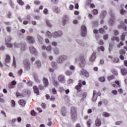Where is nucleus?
I'll return each mask as SVG.
<instances>
[{
	"label": "nucleus",
	"instance_id": "1",
	"mask_svg": "<svg viewBox=\"0 0 127 127\" xmlns=\"http://www.w3.org/2000/svg\"><path fill=\"white\" fill-rule=\"evenodd\" d=\"M79 61V65L82 69L79 72L80 75H82V76H84V77H89V73L87 72V70L84 69V67H85L86 64V60L85 59V58H84V56H80L79 57V59L75 58L74 60V62L77 63V62H78Z\"/></svg>",
	"mask_w": 127,
	"mask_h": 127
},
{
	"label": "nucleus",
	"instance_id": "2",
	"mask_svg": "<svg viewBox=\"0 0 127 127\" xmlns=\"http://www.w3.org/2000/svg\"><path fill=\"white\" fill-rule=\"evenodd\" d=\"M67 59H68V57L66 55L59 56L57 59V62L59 64H62Z\"/></svg>",
	"mask_w": 127,
	"mask_h": 127
},
{
	"label": "nucleus",
	"instance_id": "3",
	"mask_svg": "<svg viewBox=\"0 0 127 127\" xmlns=\"http://www.w3.org/2000/svg\"><path fill=\"white\" fill-rule=\"evenodd\" d=\"M70 116L72 120H75L77 118V108L72 107L70 108Z\"/></svg>",
	"mask_w": 127,
	"mask_h": 127
},
{
	"label": "nucleus",
	"instance_id": "4",
	"mask_svg": "<svg viewBox=\"0 0 127 127\" xmlns=\"http://www.w3.org/2000/svg\"><path fill=\"white\" fill-rule=\"evenodd\" d=\"M13 45L15 48H19V47L21 46V49L22 50V51H24V50H26V46L24 44H22V43L15 42L14 43Z\"/></svg>",
	"mask_w": 127,
	"mask_h": 127
},
{
	"label": "nucleus",
	"instance_id": "5",
	"mask_svg": "<svg viewBox=\"0 0 127 127\" xmlns=\"http://www.w3.org/2000/svg\"><path fill=\"white\" fill-rule=\"evenodd\" d=\"M63 33L61 31H55L52 34V36L54 38H58L62 36Z\"/></svg>",
	"mask_w": 127,
	"mask_h": 127
},
{
	"label": "nucleus",
	"instance_id": "6",
	"mask_svg": "<svg viewBox=\"0 0 127 127\" xmlns=\"http://www.w3.org/2000/svg\"><path fill=\"white\" fill-rule=\"evenodd\" d=\"M81 34L83 37H85L87 35V27L85 25L81 26Z\"/></svg>",
	"mask_w": 127,
	"mask_h": 127
},
{
	"label": "nucleus",
	"instance_id": "7",
	"mask_svg": "<svg viewBox=\"0 0 127 127\" xmlns=\"http://www.w3.org/2000/svg\"><path fill=\"white\" fill-rule=\"evenodd\" d=\"M30 62H29V60L27 59H25L24 60V66L26 70H29L30 69Z\"/></svg>",
	"mask_w": 127,
	"mask_h": 127
},
{
	"label": "nucleus",
	"instance_id": "8",
	"mask_svg": "<svg viewBox=\"0 0 127 127\" xmlns=\"http://www.w3.org/2000/svg\"><path fill=\"white\" fill-rule=\"evenodd\" d=\"M82 83L83 85H86V81H83L79 80L78 81V84L75 86V89L77 90V91H80L81 90V87H82Z\"/></svg>",
	"mask_w": 127,
	"mask_h": 127
},
{
	"label": "nucleus",
	"instance_id": "9",
	"mask_svg": "<svg viewBox=\"0 0 127 127\" xmlns=\"http://www.w3.org/2000/svg\"><path fill=\"white\" fill-rule=\"evenodd\" d=\"M10 40H11V37H8L7 38L5 39L6 45L7 47H9V48H11V47H12V44L9 43V42H10Z\"/></svg>",
	"mask_w": 127,
	"mask_h": 127
},
{
	"label": "nucleus",
	"instance_id": "10",
	"mask_svg": "<svg viewBox=\"0 0 127 127\" xmlns=\"http://www.w3.org/2000/svg\"><path fill=\"white\" fill-rule=\"evenodd\" d=\"M98 96H101V94H98V92H97L96 90H94L92 97L93 102H95L96 101H97V99H98Z\"/></svg>",
	"mask_w": 127,
	"mask_h": 127
},
{
	"label": "nucleus",
	"instance_id": "11",
	"mask_svg": "<svg viewBox=\"0 0 127 127\" xmlns=\"http://www.w3.org/2000/svg\"><path fill=\"white\" fill-rule=\"evenodd\" d=\"M76 42H77L80 46H82V47H86V46H87V43H84L83 41L80 40V39H76Z\"/></svg>",
	"mask_w": 127,
	"mask_h": 127
},
{
	"label": "nucleus",
	"instance_id": "12",
	"mask_svg": "<svg viewBox=\"0 0 127 127\" xmlns=\"http://www.w3.org/2000/svg\"><path fill=\"white\" fill-rule=\"evenodd\" d=\"M42 49V50H47L48 52H51L52 51V46H48L46 47L45 45H43Z\"/></svg>",
	"mask_w": 127,
	"mask_h": 127
},
{
	"label": "nucleus",
	"instance_id": "13",
	"mask_svg": "<svg viewBox=\"0 0 127 127\" xmlns=\"http://www.w3.org/2000/svg\"><path fill=\"white\" fill-rule=\"evenodd\" d=\"M29 49L32 54H33L34 55H37V51H36V49H35L34 47L30 46L29 47Z\"/></svg>",
	"mask_w": 127,
	"mask_h": 127
},
{
	"label": "nucleus",
	"instance_id": "14",
	"mask_svg": "<svg viewBox=\"0 0 127 127\" xmlns=\"http://www.w3.org/2000/svg\"><path fill=\"white\" fill-rule=\"evenodd\" d=\"M58 79L59 82H61L62 83L65 82V76H64V75H61L59 76Z\"/></svg>",
	"mask_w": 127,
	"mask_h": 127
},
{
	"label": "nucleus",
	"instance_id": "15",
	"mask_svg": "<svg viewBox=\"0 0 127 127\" xmlns=\"http://www.w3.org/2000/svg\"><path fill=\"white\" fill-rule=\"evenodd\" d=\"M43 82L45 88H47V87L49 85V81H48V79L44 77L43 78Z\"/></svg>",
	"mask_w": 127,
	"mask_h": 127
},
{
	"label": "nucleus",
	"instance_id": "16",
	"mask_svg": "<svg viewBox=\"0 0 127 127\" xmlns=\"http://www.w3.org/2000/svg\"><path fill=\"white\" fill-rule=\"evenodd\" d=\"M27 40H28V42L29 43H34V42H35V40H34V38H33V37L31 36L27 37Z\"/></svg>",
	"mask_w": 127,
	"mask_h": 127
},
{
	"label": "nucleus",
	"instance_id": "17",
	"mask_svg": "<svg viewBox=\"0 0 127 127\" xmlns=\"http://www.w3.org/2000/svg\"><path fill=\"white\" fill-rule=\"evenodd\" d=\"M33 89L35 94H36L37 95H39V89H38L37 86L34 85L33 87Z\"/></svg>",
	"mask_w": 127,
	"mask_h": 127
},
{
	"label": "nucleus",
	"instance_id": "18",
	"mask_svg": "<svg viewBox=\"0 0 127 127\" xmlns=\"http://www.w3.org/2000/svg\"><path fill=\"white\" fill-rule=\"evenodd\" d=\"M97 54L96 53H93L91 57V58L89 59V60L90 62H94L95 60H96V56Z\"/></svg>",
	"mask_w": 127,
	"mask_h": 127
},
{
	"label": "nucleus",
	"instance_id": "19",
	"mask_svg": "<svg viewBox=\"0 0 127 127\" xmlns=\"http://www.w3.org/2000/svg\"><path fill=\"white\" fill-rule=\"evenodd\" d=\"M118 28H123L124 30H127V26H126L124 22H121V24L118 25Z\"/></svg>",
	"mask_w": 127,
	"mask_h": 127
},
{
	"label": "nucleus",
	"instance_id": "20",
	"mask_svg": "<svg viewBox=\"0 0 127 127\" xmlns=\"http://www.w3.org/2000/svg\"><path fill=\"white\" fill-rule=\"evenodd\" d=\"M95 123L96 127H101V125H102V122L99 118L96 119Z\"/></svg>",
	"mask_w": 127,
	"mask_h": 127
},
{
	"label": "nucleus",
	"instance_id": "21",
	"mask_svg": "<svg viewBox=\"0 0 127 127\" xmlns=\"http://www.w3.org/2000/svg\"><path fill=\"white\" fill-rule=\"evenodd\" d=\"M53 10L56 13H60V9L57 6H54Z\"/></svg>",
	"mask_w": 127,
	"mask_h": 127
},
{
	"label": "nucleus",
	"instance_id": "22",
	"mask_svg": "<svg viewBox=\"0 0 127 127\" xmlns=\"http://www.w3.org/2000/svg\"><path fill=\"white\" fill-rule=\"evenodd\" d=\"M114 22H115V16H114L113 14H111V17L109 20V23L113 24Z\"/></svg>",
	"mask_w": 127,
	"mask_h": 127
},
{
	"label": "nucleus",
	"instance_id": "23",
	"mask_svg": "<svg viewBox=\"0 0 127 127\" xmlns=\"http://www.w3.org/2000/svg\"><path fill=\"white\" fill-rule=\"evenodd\" d=\"M5 63H10V57L8 55H6L5 58Z\"/></svg>",
	"mask_w": 127,
	"mask_h": 127
},
{
	"label": "nucleus",
	"instance_id": "24",
	"mask_svg": "<svg viewBox=\"0 0 127 127\" xmlns=\"http://www.w3.org/2000/svg\"><path fill=\"white\" fill-rule=\"evenodd\" d=\"M53 52L55 55H59L60 52L59 51V49L57 47H56L53 49Z\"/></svg>",
	"mask_w": 127,
	"mask_h": 127
},
{
	"label": "nucleus",
	"instance_id": "25",
	"mask_svg": "<svg viewBox=\"0 0 127 127\" xmlns=\"http://www.w3.org/2000/svg\"><path fill=\"white\" fill-rule=\"evenodd\" d=\"M91 1L92 0H87L86 1V4H87V5L90 4V7H91V8H94L95 7V5L94 4H91Z\"/></svg>",
	"mask_w": 127,
	"mask_h": 127
},
{
	"label": "nucleus",
	"instance_id": "26",
	"mask_svg": "<svg viewBox=\"0 0 127 127\" xmlns=\"http://www.w3.org/2000/svg\"><path fill=\"white\" fill-rule=\"evenodd\" d=\"M121 73L123 76H126L127 74V69L126 68L121 69Z\"/></svg>",
	"mask_w": 127,
	"mask_h": 127
},
{
	"label": "nucleus",
	"instance_id": "27",
	"mask_svg": "<svg viewBox=\"0 0 127 127\" xmlns=\"http://www.w3.org/2000/svg\"><path fill=\"white\" fill-rule=\"evenodd\" d=\"M37 38L39 42H40L41 44H42L43 42V38H42V37L39 35H37Z\"/></svg>",
	"mask_w": 127,
	"mask_h": 127
},
{
	"label": "nucleus",
	"instance_id": "28",
	"mask_svg": "<svg viewBox=\"0 0 127 127\" xmlns=\"http://www.w3.org/2000/svg\"><path fill=\"white\" fill-rule=\"evenodd\" d=\"M46 23L47 26H48V27H52L53 25H52V23H51V20H49L48 19H46Z\"/></svg>",
	"mask_w": 127,
	"mask_h": 127
},
{
	"label": "nucleus",
	"instance_id": "29",
	"mask_svg": "<svg viewBox=\"0 0 127 127\" xmlns=\"http://www.w3.org/2000/svg\"><path fill=\"white\" fill-rule=\"evenodd\" d=\"M127 36V32H124V33H123L122 34L121 36L120 37L121 40H122V41H125V38H126V36Z\"/></svg>",
	"mask_w": 127,
	"mask_h": 127
},
{
	"label": "nucleus",
	"instance_id": "30",
	"mask_svg": "<svg viewBox=\"0 0 127 127\" xmlns=\"http://www.w3.org/2000/svg\"><path fill=\"white\" fill-rule=\"evenodd\" d=\"M19 103L20 104V105L21 106H22V107H24L25 106V104H26V103L25 102V101H24V100L22 99V100H20L19 101Z\"/></svg>",
	"mask_w": 127,
	"mask_h": 127
},
{
	"label": "nucleus",
	"instance_id": "31",
	"mask_svg": "<svg viewBox=\"0 0 127 127\" xmlns=\"http://www.w3.org/2000/svg\"><path fill=\"white\" fill-rule=\"evenodd\" d=\"M106 15H107V12L106 11H103L101 13L100 17L101 18H104Z\"/></svg>",
	"mask_w": 127,
	"mask_h": 127
},
{
	"label": "nucleus",
	"instance_id": "32",
	"mask_svg": "<svg viewBox=\"0 0 127 127\" xmlns=\"http://www.w3.org/2000/svg\"><path fill=\"white\" fill-rule=\"evenodd\" d=\"M53 84L55 87H58V86H59V82L57 80L54 79L53 82Z\"/></svg>",
	"mask_w": 127,
	"mask_h": 127
},
{
	"label": "nucleus",
	"instance_id": "33",
	"mask_svg": "<svg viewBox=\"0 0 127 127\" xmlns=\"http://www.w3.org/2000/svg\"><path fill=\"white\" fill-rule=\"evenodd\" d=\"M52 65L55 69H57V68H58V66H57V63L56 62H52Z\"/></svg>",
	"mask_w": 127,
	"mask_h": 127
},
{
	"label": "nucleus",
	"instance_id": "34",
	"mask_svg": "<svg viewBox=\"0 0 127 127\" xmlns=\"http://www.w3.org/2000/svg\"><path fill=\"white\" fill-rule=\"evenodd\" d=\"M0 102L4 103V99H3V94H0Z\"/></svg>",
	"mask_w": 127,
	"mask_h": 127
},
{
	"label": "nucleus",
	"instance_id": "35",
	"mask_svg": "<svg viewBox=\"0 0 127 127\" xmlns=\"http://www.w3.org/2000/svg\"><path fill=\"white\" fill-rule=\"evenodd\" d=\"M111 40L113 41H115V40H116V41H117L118 42H119V41H120V38L119 37H116V36L112 37V38H111Z\"/></svg>",
	"mask_w": 127,
	"mask_h": 127
},
{
	"label": "nucleus",
	"instance_id": "36",
	"mask_svg": "<svg viewBox=\"0 0 127 127\" xmlns=\"http://www.w3.org/2000/svg\"><path fill=\"white\" fill-rule=\"evenodd\" d=\"M61 113L62 114V116H63V117H64L65 116V107H64L62 108Z\"/></svg>",
	"mask_w": 127,
	"mask_h": 127
},
{
	"label": "nucleus",
	"instance_id": "37",
	"mask_svg": "<svg viewBox=\"0 0 127 127\" xmlns=\"http://www.w3.org/2000/svg\"><path fill=\"white\" fill-rule=\"evenodd\" d=\"M46 36H47V37H48L49 38H51V37H52V34L49 31H47Z\"/></svg>",
	"mask_w": 127,
	"mask_h": 127
},
{
	"label": "nucleus",
	"instance_id": "38",
	"mask_svg": "<svg viewBox=\"0 0 127 127\" xmlns=\"http://www.w3.org/2000/svg\"><path fill=\"white\" fill-rule=\"evenodd\" d=\"M102 116L103 117H105V118H108V117H110V114H109L107 112H103L102 114Z\"/></svg>",
	"mask_w": 127,
	"mask_h": 127
},
{
	"label": "nucleus",
	"instance_id": "39",
	"mask_svg": "<svg viewBox=\"0 0 127 127\" xmlns=\"http://www.w3.org/2000/svg\"><path fill=\"white\" fill-rule=\"evenodd\" d=\"M65 75H66V76H71V75H72V71H71V70L66 71Z\"/></svg>",
	"mask_w": 127,
	"mask_h": 127
},
{
	"label": "nucleus",
	"instance_id": "40",
	"mask_svg": "<svg viewBox=\"0 0 127 127\" xmlns=\"http://www.w3.org/2000/svg\"><path fill=\"white\" fill-rule=\"evenodd\" d=\"M93 13L94 15H97V14L99 13V11H98V10L96 9H94L93 10Z\"/></svg>",
	"mask_w": 127,
	"mask_h": 127
},
{
	"label": "nucleus",
	"instance_id": "41",
	"mask_svg": "<svg viewBox=\"0 0 127 127\" xmlns=\"http://www.w3.org/2000/svg\"><path fill=\"white\" fill-rule=\"evenodd\" d=\"M17 2L20 5H23V4H24V2H23V1H22V0H17Z\"/></svg>",
	"mask_w": 127,
	"mask_h": 127
},
{
	"label": "nucleus",
	"instance_id": "42",
	"mask_svg": "<svg viewBox=\"0 0 127 127\" xmlns=\"http://www.w3.org/2000/svg\"><path fill=\"white\" fill-rule=\"evenodd\" d=\"M31 116H33L34 117H35V116H37V114L36 113V112H35V111H34V110H32L31 111Z\"/></svg>",
	"mask_w": 127,
	"mask_h": 127
},
{
	"label": "nucleus",
	"instance_id": "43",
	"mask_svg": "<svg viewBox=\"0 0 127 127\" xmlns=\"http://www.w3.org/2000/svg\"><path fill=\"white\" fill-rule=\"evenodd\" d=\"M120 54L121 55H125L126 54V51L125 50H121L120 51Z\"/></svg>",
	"mask_w": 127,
	"mask_h": 127
},
{
	"label": "nucleus",
	"instance_id": "44",
	"mask_svg": "<svg viewBox=\"0 0 127 127\" xmlns=\"http://www.w3.org/2000/svg\"><path fill=\"white\" fill-rule=\"evenodd\" d=\"M23 72V70H22V69H20L19 70H18V76H20L21 75H22Z\"/></svg>",
	"mask_w": 127,
	"mask_h": 127
},
{
	"label": "nucleus",
	"instance_id": "45",
	"mask_svg": "<svg viewBox=\"0 0 127 127\" xmlns=\"http://www.w3.org/2000/svg\"><path fill=\"white\" fill-rule=\"evenodd\" d=\"M38 87L39 88V90H42L44 89V86H43V85L42 84H39L38 85Z\"/></svg>",
	"mask_w": 127,
	"mask_h": 127
},
{
	"label": "nucleus",
	"instance_id": "46",
	"mask_svg": "<svg viewBox=\"0 0 127 127\" xmlns=\"http://www.w3.org/2000/svg\"><path fill=\"white\" fill-rule=\"evenodd\" d=\"M126 12H127V11H126L124 9H121V10H120L121 14L124 15L126 13Z\"/></svg>",
	"mask_w": 127,
	"mask_h": 127
},
{
	"label": "nucleus",
	"instance_id": "47",
	"mask_svg": "<svg viewBox=\"0 0 127 127\" xmlns=\"http://www.w3.org/2000/svg\"><path fill=\"white\" fill-rule=\"evenodd\" d=\"M107 79H108V80H113V79H115V76H114L113 75L108 76Z\"/></svg>",
	"mask_w": 127,
	"mask_h": 127
},
{
	"label": "nucleus",
	"instance_id": "48",
	"mask_svg": "<svg viewBox=\"0 0 127 127\" xmlns=\"http://www.w3.org/2000/svg\"><path fill=\"white\" fill-rule=\"evenodd\" d=\"M114 35H116V36H118L119 34H120V32H119V31L117 30H114Z\"/></svg>",
	"mask_w": 127,
	"mask_h": 127
},
{
	"label": "nucleus",
	"instance_id": "49",
	"mask_svg": "<svg viewBox=\"0 0 127 127\" xmlns=\"http://www.w3.org/2000/svg\"><path fill=\"white\" fill-rule=\"evenodd\" d=\"M43 13L44 14H48V9L45 8L43 10Z\"/></svg>",
	"mask_w": 127,
	"mask_h": 127
},
{
	"label": "nucleus",
	"instance_id": "50",
	"mask_svg": "<svg viewBox=\"0 0 127 127\" xmlns=\"http://www.w3.org/2000/svg\"><path fill=\"white\" fill-rule=\"evenodd\" d=\"M5 50V47L4 46H1L0 47V51H4Z\"/></svg>",
	"mask_w": 127,
	"mask_h": 127
},
{
	"label": "nucleus",
	"instance_id": "51",
	"mask_svg": "<svg viewBox=\"0 0 127 127\" xmlns=\"http://www.w3.org/2000/svg\"><path fill=\"white\" fill-rule=\"evenodd\" d=\"M52 93L53 95H56V94H57V91H56V89L55 88L52 89Z\"/></svg>",
	"mask_w": 127,
	"mask_h": 127
},
{
	"label": "nucleus",
	"instance_id": "52",
	"mask_svg": "<svg viewBox=\"0 0 127 127\" xmlns=\"http://www.w3.org/2000/svg\"><path fill=\"white\" fill-rule=\"evenodd\" d=\"M99 32L102 34H104V33H105V30H104V29L103 28H100L99 29Z\"/></svg>",
	"mask_w": 127,
	"mask_h": 127
},
{
	"label": "nucleus",
	"instance_id": "53",
	"mask_svg": "<svg viewBox=\"0 0 127 127\" xmlns=\"http://www.w3.org/2000/svg\"><path fill=\"white\" fill-rule=\"evenodd\" d=\"M36 64H37V66H38V67H41V63L40 62V61H37Z\"/></svg>",
	"mask_w": 127,
	"mask_h": 127
},
{
	"label": "nucleus",
	"instance_id": "54",
	"mask_svg": "<svg viewBox=\"0 0 127 127\" xmlns=\"http://www.w3.org/2000/svg\"><path fill=\"white\" fill-rule=\"evenodd\" d=\"M99 81H100V82H104V81H105V77L104 76L100 77L99 78Z\"/></svg>",
	"mask_w": 127,
	"mask_h": 127
},
{
	"label": "nucleus",
	"instance_id": "55",
	"mask_svg": "<svg viewBox=\"0 0 127 127\" xmlns=\"http://www.w3.org/2000/svg\"><path fill=\"white\" fill-rule=\"evenodd\" d=\"M6 30L7 32H10L11 31V27L9 26L6 27Z\"/></svg>",
	"mask_w": 127,
	"mask_h": 127
},
{
	"label": "nucleus",
	"instance_id": "56",
	"mask_svg": "<svg viewBox=\"0 0 127 127\" xmlns=\"http://www.w3.org/2000/svg\"><path fill=\"white\" fill-rule=\"evenodd\" d=\"M119 62H120L119 59H114L113 60V62H114V63H119Z\"/></svg>",
	"mask_w": 127,
	"mask_h": 127
},
{
	"label": "nucleus",
	"instance_id": "57",
	"mask_svg": "<svg viewBox=\"0 0 127 127\" xmlns=\"http://www.w3.org/2000/svg\"><path fill=\"white\" fill-rule=\"evenodd\" d=\"M42 56L44 58H47V54L45 52L42 53Z\"/></svg>",
	"mask_w": 127,
	"mask_h": 127
},
{
	"label": "nucleus",
	"instance_id": "58",
	"mask_svg": "<svg viewBox=\"0 0 127 127\" xmlns=\"http://www.w3.org/2000/svg\"><path fill=\"white\" fill-rule=\"evenodd\" d=\"M69 68L70 70H71V71L75 70V66L74 65H70Z\"/></svg>",
	"mask_w": 127,
	"mask_h": 127
},
{
	"label": "nucleus",
	"instance_id": "59",
	"mask_svg": "<svg viewBox=\"0 0 127 127\" xmlns=\"http://www.w3.org/2000/svg\"><path fill=\"white\" fill-rule=\"evenodd\" d=\"M57 42H55V41H53L52 42V45H53V46H57Z\"/></svg>",
	"mask_w": 127,
	"mask_h": 127
},
{
	"label": "nucleus",
	"instance_id": "60",
	"mask_svg": "<svg viewBox=\"0 0 127 127\" xmlns=\"http://www.w3.org/2000/svg\"><path fill=\"white\" fill-rule=\"evenodd\" d=\"M35 80L36 81V82H37V83H40L41 81H40V80H39V79H38V77H35Z\"/></svg>",
	"mask_w": 127,
	"mask_h": 127
},
{
	"label": "nucleus",
	"instance_id": "61",
	"mask_svg": "<svg viewBox=\"0 0 127 127\" xmlns=\"http://www.w3.org/2000/svg\"><path fill=\"white\" fill-rule=\"evenodd\" d=\"M28 86H30V87H31V86H32V84H33V83L32 82V81H29L27 82V83Z\"/></svg>",
	"mask_w": 127,
	"mask_h": 127
},
{
	"label": "nucleus",
	"instance_id": "62",
	"mask_svg": "<svg viewBox=\"0 0 127 127\" xmlns=\"http://www.w3.org/2000/svg\"><path fill=\"white\" fill-rule=\"evenodd\" d=\"M112 93L113 95H117L118 94V91L116 90H114L112 91Z\"/></svg>",
	"mask_w": 127,
	"mask_h": 127
},
{
	"label": "nucleus",
	"instance_id": "63",
	"mask_svg": "<svg viewBox=\"0 0 127 127\" xmlns=\"http://www.w3.org/2000/svg\"><path fill=\"white\" fill-rule=\"evenodd\" d=\"M12 107H15V101L14 100H11Z\"/></svg>",
	"mask_w": 127,
	"mask_h": 127
},
{
	"label": "nucleus",
	"instance_id": "64",
	"mask_svg": "<svg viewBox=\"0 0 127 127\" xmlns=\"http://www.w3.org/2000/svg\"><path fill=\"white\" fill-rule=\"evenodd\" d=\"M91 120H89V121L87 122V126L88 127H91Z\"/></svg>",
	"mask_w": 127,
	"mask_h": 127
}]
</instances>
